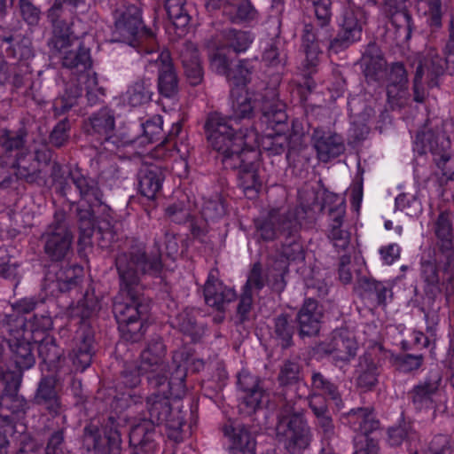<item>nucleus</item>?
<instances>
[{
  "label": "nucleus",
  "instance_id": "nucleus-62",
  "mask_svg": "<svg viewBox=\"0 0 454 454\" xmlns=\"http://www.w3.org/2000/svg\"><path fill=\"white\" fill-rule=\"evenodd\" d=\"M314 6L316 18L320 27H324L330 24L332 12L331 0H309Z\"/></svg>",
  "mask_w": 454,
  "mask_h": 454
},
{
  "label": "nucleus",
  "instance_id": "nucleus-13",
  "mask_svg": "<svg viewBox=\"0 0 454 454\" xmlns=\"http://www.w3.org/2000/svg\"><path fill=\"white\" fill-rule=\"evenodd\" d=\"M366 22V13L360 7L348 6L342 15L340 30L329 43V51L338 53L358 42L362 36L363 27Z\"/></svg>",
  "mask_w": 454,
  "mask_h": 454
},
{
  "label": "nucleus",
  "instance_id": "nucleus-7",
  "mask_svg": "<svg viewBox=\"0 0 454 454\" xmlns=\"http://www.w3.org/2000/svg\"><path fill=\"white\" fill-rule=\"evenodd\" d=\"M74 236L67 223L66 214L58 211L53 221L41 235L45 255L51 262H61L72 253Z\"/></svg>",
  "mask_w": 454,
  "mask_h": 454
},
{
  "label": "nucleus",
  "instance_id": "nucleus-14",
  "mask_svg": "<svg viewBox=\"0 0 454 454\" xmlns=\"http://www.w3.org/2000/svg\"><path fill=\"white\" fill-rule=\"evenodd\" d=\"M254 42V35L250 31L225 28L217 32L207 42L208 58L213 63L214 56H227L225 51H231L236 54L246 52Z\"/></svg>",
  "mask_w": 454,
  "mask_h": 454
},
{
  "label": "nucleus",
  "instance_id": "nucleus-54",
  "mask_svg": "<svg viewBox=\"0 0 454 454\" xmlns=\"http://www.w3.org/2000/svg\"><path fill=\"white\" fill-rule=\"evenodd\" d=\"M294 328L291 324L289 317L281 314L275 318L274 334L283 348H289L293 344Z\"/></svg>",
  "mask_w": 454,
  "mask_h": 454
},
{
  "label": "nucleus",
  "instance_id": "nucleus-39",
  "mask_svg": "<svg viewBox=\"0 0 454 454\" xmlns=\"http://www.w3.org/2000/svg\"><path fill=\"white\" fill-rule=\"evenodd\" d=\"M181 59L189 83L192 86L200 84L204 73L198 50L192 44H188L181 52Z\"/></svg>",
  "mask_w": 454,
  "mask_h": 454
},
{
  "label": "nucleus",
  "instance_id": "nucleus-19",
  "mask_svg": "<svg viewBox=\"0 0 454 454\" xmlns=\"http://www.w3.org/2000/svg\"><path fill=\"white\" fill-rule=\"evenodd\" d=\"M147 61L158 68L159 93L168 98L175 97L178 92L179 81L169 51H162L156 59L152 56Z\"/></svg>",
  "mask_w": 454,
  "mask_h": 454
},
{
  "label": "nucleus",
  "instance_id": "nucleus-45",
  "mask_svg": "<svg viewBox=\"0 0 454 454\" xmlns=\"http://www.w3.org/2000/svg\"><path fill=\"white\" fill-rule=\"evenodd\" d=\"M233 23L250 22L257 19L258 12L248 0H239L237 4L224 5V12Z\"/></svg>",
  "mask_w": 454,
  "mask_h": 454
},
{
  "label": "nucleus",
  "instance_id": "nucleus-3",
  "mask_svg": "<svg viewBox=\"0 0 454 454\" xmlns=\"http://www.w3.org/2000/svg\"><path fill=\"white\" fill-rule=\"evenodd\" d=\"M176 377L153 376L150 384L158 389L146 400L149 420L152 424H165L168 437L176 442L184 440L183 427L184 418L180 411L172 413L170 397L179 398L184 392L185 373L179 367L176 370Z\"/></svg>",
  "mask_w": 454,
  "mask_h": 454
},
{
  "label": "nucleus",
  "instance_id": "nucleus-16",
  "mask_svg": "<svg viewBox=\"0 0 454 454\" xmlns=\"http://www.w3.org/2000/svg\"><path fill=\"white\" fill-rule=\"evenodd\" d=\"M121 444V434L114 428L106 429L102 436L98 426L90 424L84 427L82 446L87 451H93L94 454H120Z\"/></svg>",
  "mask_w": 454,
  "mask_h": 454
},
{
  "label": "nucleus",
  "instance_id": "nucleus-20",
  "mask_svg": "<svg viewBox=\"0 0 454 454\" xmlns=\"http://www.w3.org/2000/svg\"><path fill=\"white\" fill-rule=\"evenodd\" d=\"M311 142L317 159L325 163L340 156L345 151L343 137L323 128H316L313 130Z\"/></svg>",
  "mask_w": 454,
  "mask_h": 454
},
{
  "label": "nucleus",
  "instance_id": "nucleus-21",
  "mask_svg": "<svg viewBox=\"0 0 454 454\" xmlns=\"http://www.w3.org/2000/svg\"><path fill=\"white\" fill-rule=\"evenodd\" d=\"M434 234L437 238L436 250L441 251L440 260L445 261L448 269L454 261L453 225L450 211L439 214L434 223Z\"/></svg>",
  "mask_w": 454,
  "mask_h": 454
},
{
  "label": "nucleus",
  "instance_id": "nucleus-12",
  "mask_svg": "<svg viewBox=\"0 0 454 454\" xmlns=\"http://www.w3.org/2000/svg\"><path fill=\"white\" fill-rule=\"evenodd\" d=\"M347 423L361 435L356 438L354 454H378V442L368 436L379 427V420L375 419L373 410L368 407L353 409L346 415Z\"/></svg>",
  "mask_w": 454,
  "mask_h": 454
},
{
  "label": "nucleus",
  "instance_id": "nucleus-26",
  "mask_svg": "<svg viewBox=\"0 0 454 454\" xmlns=\"http://www.w3.org/2000/svg\"><path fill=\"white\" fill-rule=\"evenodd\" d=\"M361 63L368 81L380 82L387 76V61L375 43H370L363 53Z\"/></svg>",
  "mask_w": 454,
  "mask_h": 454
},
{
  "label": "nucleus",
  "instance_id": "nucleus-28",
  "mask_svg": "<svg viewBox=\"0 0 454 454\" xmlns=\"http://www.w3.org/2000/svg\"><path fill=\"white\" fill-rule=\"evenodd\" d=\"M442 377L438 372H431L429 377L419 382L409 393L417 410L429 409L434 403V395L438 392Z\"/></svg>",
  "mask_w": 454,
  "mask_h": 454
},
{
  "label": "nucleus",
  "instance_id": "nucleus-6",
  "mask_svg": "<svg viewBox=\"0 0 454 454\" xmlns=\"http://www.w3.org/2000/svg\"><path fill=\"white\" fill-rule=\"evenodd\" d=\"M82 0H54L47 12V18L52 26L51 37L48 46L51 51L61 52L72 47L77 39L72 30V21H67V12L73 13Z\"/></svg>",
  "mask_w": 454,
  "mask_h": 454
},
{
  "label": "nucleus",
  "instance_id": "nucleus-27",
  "mask_svg": "<svg viewBox=\"0 0 454 454\" xmlns=\"http://www.w3.org/2000/svg\"><path fill=\"white\" fill-rule=\"evenodd\" d=\"M323 313L316 300L307 299L297 314V323L301 336H315L321 327Z\"/></svg>",
  "mask_w": 454,
  "mask_h": 454
},
{
  "label": "nucleus",
  "instance_id": "nucleus-34",
  "mask_svg": "<svg viewBox=\"0 0 454 454\" xmlns=\"http://www.w3.org/2000/svg\"><path fill=\"white\" fill-rule=\"evenodd\" d=\"M165 178L164 172L158 166L144 167L139 172V191L147 199L153 200L160 191Z\"/></svg>",
  "mask_w": 454,
  "mask_h": 454
},
{
  "label": "nucleus",
  "instance_id": "nucleus-57",
  "mask_svg": "<svg viewBox=\"0 0 454 454\" xmlns=\"http://www.w3.org/2000/svg\"><path fill=\"white\" fill-rule=\"evenodd\" d=\"M454 451V437L448 434H438L433 436L424 454H452ZM412 454H419L414 451Z\"/></svg>",
  "mask_w": 454,
  "mask_h": 454
},
{
  "label": "nucleus",
  "instance_id": "nucleus-42",
  "mask_svg": "<svg viewBox=\"0 0 454 454\" xmlns=\"http://www.w3.org/2000/svg\"><path fill=\"white\" fill-rule=\"evenodd\" d=\"M391 291L384 284L372 279H363L360 282V295L372 306L386 305L387 295Z\"/></svg>",
  "mask_w": 454,
  "mask_h": 454
},
{
  "label": "nucleus",
  "instance_id": "nucleus-35",
  "mask_svg": "<svg viewBox=\"0 0 454 454\" xmlns=\"http://www.w3.org/2000/svg\"><path fill=\"white\" fill-rule=\"evenodd\" d=\"M17 389L15 383L14 392L0 395V426H12L13 415L25 411L26 400L16 393Z\"/></svg>",
  "mask_w": 454,
  "mask_h": 454
},
{
  "label": "nucleus",
  "instance_id": "nucleus-22",
  "mask_svg": "<svg viewBox=\"0 0 454 454\" xmlns=\"http://www.w3.org/2000/svg\"><path fill=\"white\" fill-rule=\"evenodd\" d=\"M319 350L340 361H348L356 356L357 343L348 330H337L328 341L319 344Z\"/></svg>",
  "mask_w": 454,
  "mask_h": 454
},
{
  "label": "nucleus",
  "instance_id": "nucleus-11",
  "mask_svg": "<svg viewBox=\"0 0 454 454\" xmlns=\"http://www.w3.org/2000/svg\"><path fill=\"white\" fill-rule=\"evenodd\" d=\"M276 434L279 442L290 452L305 450L310 443L311 434L306 421L298 414L287 411L278 415Z\"/></svg>",
  "mask_w": 454,
  "mask_h": 454
},
{
  "label": "nucleus",
  "instance_id": "nucleus-58",
  "mask_svg": "<svg viewBox=\"0 0 454 454\" xmlns=\"http://www.w3.org/2000/svg\"><path fill=\"white\" fill-rule=\"evenodd\" d=\"M268 282V276L263 272L260 262H255L247 275V282L244 286V292L253 294L254 292L261 291Z\"/></svg>",
  "mask_w": 454,
  "mask_h": 454
},
{
  "label": "nucleus",
  "instance_id": "nucleus-29",
  "mask_svg": "<svg viewBox=\"0 0 454 454\" xmlns=\"http://www.w3.org/2000/svg\"><path fill=\"white\" fill-rule=\"evenodd\" d=\"M204 296L208 306L221 310L224 304L235 300L236 293L233 289L223 286L211 270L204 286Z\"/></svg>",
  "mask_w": 454,
  "mask_h": 454
},
{
  "label": "nucleus",
  "instance_id": "nucleus-33",
  "mask_svg": "<svg viewBox=\"0 0 454 454\" xmlns=\"http://www.w3.org/2000/svg\"><path fill=\"white\" fill-rule=\"evenodd\" d=\"M83 274V268L80 265H67L59 268L54 273L48 272L46 281L55 286L60 292H67L75 287Z\"/></svg>",
  "mask_w": 454,
  "mask_h": 454
},
{
  "label": "nucleus",
  "instance_id": "nucleus-15",
  "mask_svg": "<svg viewBox=\"0 0 454 454\" xmlns=\"http://www.w3.org/2000/svg\"><path fill=\"white\" fill-rule=\"evenodd\" d=\"M42 169L38 164L32 163V160L20 156L14 164L8 156L0 157V187L7 188L12 183V176L27 183H35L41 175Z\"/></svg>",
  "mask_w": 454,
  "mask_h": 454
},
{
  "label": "nucleus",
  "instance_id": "nucleus-2",
  "mask_svg": "<svg viewBox=\"0 0 454 454\" xmlns=\"http://www.w3.org/2000/svg\"><path fill=\"white\" fill-rule=\"evenodd\" d=\"M115 266L120 279V292L125 295V300L114 302V313L121 325L129 326L149 312V301L143 295L142 278L145 276H160L163 269L161 254H148L145 245L137 242L127 251L118 254Z\"/></svg>",
  "mask_w": 454,
  "mask_h": 454
},
{
  "label": "nucleus",
  "instance_id": "nucleus-52",
  "mask_svg": "<svg viewBox=\"0 0 454 454\" xmlns=\"http://www.w3.org/2000/svg\"><path fill=\"white\" fill-rule=\"evenodd\" d=\"M185 3V0H165L164 7L168 17L178 28L185 27L191 20Z\"/></svg>",
  "mask_w": 454,
  "mask_h": 454
},
{
  "label": "nucleus",
  "instance_id": "nucleus-53",
  "mask_svg": "<svg viewBox=\"0 0 454 454\" xmlns=\"http://www.w3.org/2000/svg\"><path fill=\"white\" fill-rule=\"evenodd\" d=\"M310 387L313 393L328 396L333 401L340 399L338 387L319 372H312Z\"/></svg>",
  "mask_w": 454,
  "mask_h": 454
},
{
  "label": "nucleus",
  "instance_id": "nucleus-36",
  "mask_svg": "<svg viewBox=\"0 0 454 454\" xmlns=\"http://www.w3.org/2000/svg\"><path fill=\"white\" fill-rule=\"evenodd\" d=\"M406 2L407 0H384V8L397 31L403 30L406 37H409L412 27L411 16L407 10Z\"/></svg>",
  "mask_w": 454,
  "mask_h": 454
},
{
  "label": "nucleus",
  "instance_id": "nucleus-40",
  "mask_svg": "<svg viewBox=\"0 0 454 454\" xmlns=\"http://www.w3.org/2000/svg\"><path fill=\"white\" fill-rule=\"evenodd\" d=\"M67 47L61 52L51 51L54 55L62 56V66L67 68H75L80 72L85 71L91 67L90 50L80 44L75 51H69Z\"/></svg>",
  "mask_w": 454,
  "mask_h": 454
},
{
  "label": "nucleus",
  "instance_id": "nucleus-43",
  "mask_svg": "<svg viewBox=\"0 0 454 454\" xmlns=\"http://www.w3.org/2000/svg\"><path fill=\"white\" fill-rule=\"evenodd\" d=\"M163 120L160 115H154L143 124V135L129 141V145L137 150L138 153L140 149L145 145L153 143L158 139L162 132Z\"/></svg>",
  "mask_w": 454,
  "mask_h": 454
},
{
  "label": "nucleus",
  "instance_id": "nucleus-44",
  "mask_svg": "<svg viewBox=\"0 0 454 454\" xmlns=\"http://www.w3.org/2000/svg\"><path fill=\"white\" fill-rule=\"evenodd\" d=\"M153 83L148 78L136 81L127 90L126 100L133 107L149 103L153 96Z\"/></svg>",
  "mask_w": 454,
  "mask_h": 454
},
{
  "label": "nucleus",
  "instance_id": "nucleus-63",
  "mask_svg": "<svg viewBox=\"0 0 454 454\" xmlns=\"http://www.w3.org/2000/svg\"><path fill=\"white\" fill-rule=\"evenodd\" d=\"M297 234L293 237H285L286 241L282 247V254L287 260L294 261L302 258V246L297 240Z\"/></svg>",
  "mask_w": 454,
  "mask_h": 454
},
{
  "label": "nucleus",
  "instance_id": "nucleus-17",
  "mask_svg": "<svg viewBox=\"0 0 454 454\" xmlns=\"http://www.w3.org/2000/svg\"><path fill=\"white\" fill-rule=\"evenodd\" d=\"M167 348L162 339L156 337L146 344L140 354L139 370L147 372L148 380L153 376L168 377V365L166 361Z\"/></svg>",
  "mask_w": 454,
  "mask_h": 454
},
{
  "label": "nucleus",
  "instance_id": "nucleus-37",
  "mask_svg": "<svg viewBox=\"0 0 454 454\" xmlns=\"http://www.w3.org/2000/svg\"><path fill=\"white\" fill-rule=\"evenodd\" d=\"M155 436L156 434L153 428H148L145 424H139L130 430L129 442L137 452L155 454L158 450Z\"/></svg>",
  "mask_w": 454,
  "mask_h": 454
},
{
  "label": "nucleus",
  "instance_id": "nucleus-25",
  "mask_svg": "<svg viewBox=\"0 0 454 454\" xmlns=\"http://www.w3.org/2000/svg\"><path fill=\"white\" fill-rule=\"evenodd\" d=\"M389 84L387 95L392 105L403 106L408 98V74L404 66L396 62L392 64L388 74Z\"/></svg>",
  "mask_w": 454,
  "mask_h": 454
},
{
  "label": "nucleus",
  "instance_id": "nucleus-9",
  "mask_svg": "<svg viewBox=\"0 0 454 454\" xmlns=\"http://www.w3.org/2000/svg\"><path fill=\"white\" fill-rule=\"evenodd\" d=\"M440 254L441 251L435 250L433 257L421 260L420 276L427 293L435 296L445 292L449 296L454 292V261L447 269L445 261L440 260Z\"/></svg>",
  "mask_w": 454,
  "mask_h": 454
},
{
  "label": "nucleus",
  "instance_id": "nucleus-8",
  "mask_svg": "<svg viewBox=\"0 0 454 454\" xmlns=\"http://www.w3.org/2000/svg\"><path fill=\"white\" fill-rule=\"evenodd\" d=\"M256 234L263 241H273L280 236L298 234L301 223L293 210L271 208L265 216L254 221Z\"/></svg>",
  "mask_w": 454,
  "mask_h": 454
},
{
  "label": "nucleus",
  "instance_id": "nucleus-59",
  "mask_svg": "<svg viewBox=\"0 0 454 454\" xmlns=\"http://www.w3.org/2000/svg\"><path fill=\"white\" fill-rule=\"evenodd\" d=\"M92 341L90 339H84L80 347L74 349L73 361L81 370L90 366L92 359Z\"/></svg>",
  "mask_w": 454,
  "mask_h": 454
},
{
  "label": "nucleus",
  "instance_id": "nucleus-18",
  "mask_svg": "<svg viewBox=\"0 0 454 454\" xmlns=\"http://www.w3.org/2000/svg\"><path fill=\"white\" fill-rule=\"evenodd\" d=\"M231 60L228 56H214L211 67L219 74L224 75L233 86L232 88H246V84L250 81V75L254 70L252 62L249 59H239L238 63L231 67Z\"/></svg>",
  "mask_w": 454,
  "mask_h": 454
},
{
  "label": "nucleus",
  "instance_id": "nucleus-49",
  "mask_svg": "<svg viewBox=\"0 0 454 454\" xmlns=\"http://www.w3.org/2000/svg\"><path fill=\"white\" fill-rule=\"evenodd\" d=\"M143 374H148L147 372H142L139 370V364H127L125 369L121 373L119 381L117 383V388L122 395H128L130 398L133 395L129 393V390H133L137 387L141 383V376Z\"/></svg>",
  "mask_w": 454,
  "mask_h": 454
},
{
  "label": "nucleus",
  "instance_id": "nucleus-5",
  "mask_svg": "<svg viewBox=\"0 0 454 454\" xmlns=\"http://www.w3.org/2000/svg\"><path fill=\"white\" fill-rule=\"evenodd\" d=\"M416 145L420 148V153L429 152L432 154L433 162L439 171L438 178L442 185L454 181V155L450 153L451 142L443 131H434L425 127L416 137Z\"/></svg>",
  "mask_w": 454,
  "mask_h": 454
},
{
  "label": "nucleus",
  "instance_id": "nucleus-41",
  "mask_svg": "<svg viewBox=\"0 0 454 454\" xmlns=\"http://www.w3.org/2000/svg\"><path fill=\"white\" fill-rule=\"evenodd\" d=\"M232 111L235 118L250 119L255 109V100L246 88H231Z\"/></svg>",
  "mask_w": 454,
  "mask_h": 454
},
{
  "label": "nucleus",
  "instance_id": "nucleus-24",
  "mask_svg": "<svg viewBox=\"0 0 454 454\" xmlns=\"http://www.w3.org/2000/svg\"><path fill=\"white\" fill-rule=\"evenodd\" d=\"M260 379L243 370L239 373L238 384L240 390L244 393L242 405L246 408V412L251 414L260 408L263 398L266 395L265 391L261 387Z\"/></svg>",
  "mask_w": 454,
  "mask_h": 454
},
{
  "label": "nucleus",
  "instance_id": "nucleus-55",
  "mask_svg": "<svg viewBox=\"0 0 454 454\" xmlns=\"http://www.w3.org/2000/svg\"><path fill=\"white\" fill-rule=\"evenodd\" d=\"M359 368L357 385L364 390H369L378 382L379 368L366 357L361 360Z\"/></svg>",
  "mask_w": 454,
  "mask_h": 454
},
{
  "label": "nucleus",
  "instance_id": "nucleus-61",
  "mask_svg": "<svg viewBox=\"0 0 454 454\" xmlns=\"http://www.w3.org/2000/svg\"><path fill=\"white\" fill-rule=\"evenodd\" d=\"M19 8L23 20L29 26H37L41 19V10L30 0H20Z\"/></svg>",
  "mask_w": 454,
  "mask_h": 454
},
{
  "label": "nucleus",
  "instance_id": "nucleus-51",
  "mask_svg": "<svg viewBox=\"0 0 454 454\" xmlns=\"http://www.w3.org/2000/svg\"><path fill=\"white\" fill-rule=\"evenodd\" d=\"M289 144L288 137L280 132L267 133L258 139V146L255 151L261 148L263 151L270 153V154H281L285 152L286 148Z\"/></svg>",
  "mask_w": 454,
  "mask_h": 454
},
{
  "label": "nucleus",
  "instance_id": "nucleus-23",
  "mask_svg": "<svg viewBox=\"0 0 454 454\" xmlns=\"http://www.w3.org/2000/svg\"><path fill=\"white\" fill-rule=\"evenodd\" d=\"M346 207L339 203L328 210L327 238L339 251H346L351 240V234L342 228Z\"/></svg>",
  "mask_w": 454,
  "mask_h": 454
},
{
  "label": "nucleus",
  "instance_id": "nucleus-60",
  "mask_svg": "<svg viewBox=\"0 0 454 454\" xmlns=\"http://www.w3.org/2000/svg\"><path fill=\"white\" fill-rule=\"evenodd\" d=\"M301 367L297 362L287 360L280 367L278 380L280 385L286 386L296 382L299 379Z\"/></svg>",
  "mask_w": 454,
  "mask_h": 454
},
{
  "label": "nucleus",
  "instance_id": "nucleus-10",
  "mask_svg": "<svg viewBox=\"0 0 454 454\" xmlns=\"http://www.w3.org/2000/svg\"><path fill=\"white\" fill-rule=\"evenodd\" d=\"M115 33L121 40L134 45L137 37H145V42L139 46V52L153 55L158 44L152 32L145 30L142 24L139 10L136 6H129L115 22Z\"/></svg>",
  "mask_w": 454,
  "mask_h": 454
},
{
  "label": "nucleus",
  "instance_id": "nucleus-32",
  "mask_svg": "<svg viewBox=\"0 0 454 454\" xmlns=\"http://www.w3.org/2000/svg\"><path fill=\"white\" fill-rule=\"evenodd\" d=\"M36 403L45 407L53 416L60 415L63 407L56 390V380L53 377H45L41 380L36 395Z\"/></svg>",
  "mask_w": 454,
  "mask_h": 454
},
{
  "label": "nucleus",
  "instance_id": "nucleus-46",
  "mask_svg": "<svg viewBox=\"0 0 454 454\" xmlns=\"http://www.w3.org/2000/svg\"><path fill=\"white\" fill-rule=\"evenodd\" d=\"M287 115L284 105L278 100H264L262 106L261 121L269 129H274L277 126L285 124Z\"/></svg>",
  "mask_w": 454,
  "mask_h": 454
},
{
  "label": "nucleus",
  "instance_id": "nucleus-47",
  "mask_svg": "<svg viewBox=\"0 0 454 454\" xmlns=\"http://www.w3.org/2000/svg\"><path fill=\"white\" fill-rule=\"evenodd\" d=\"M173 325L184 334L190 336L192 341L200 340L205 333L204 326L199 325L194 316L187 310L176 317Z\"/></svg>",
  "mask_w": 454,
  "mask_h": 454
},
{
  "label": "nucleus",
  "instance_id": "nucleus-48",
  "mask_svg": "<svg viewBox=\"0 0 454 454\" xmlns=\"http://www.w3.org/2000/svg\"><path fill=\"white\" fill-rule=\"evenodd\" d=\"M231 454H254L255 441L245 428H233L230 436Z\"/></svg>",
  "mask_w": 454,
  "mask_h": 454
},
{
  "label": "nucleus",
  "instance_id": "nucleus-64",
  "mask_svg": "<svg viewBox=\"0 0 454 454\" xmlns=\"http://www.w3.org/2000/svg\"><path fill=\"white\" fill-rule=\"evenodd\" d=\"M69 123L67 121H59L50 136V142L56 147L63 146L68 140Z\"/></svg>",
  "mask_w": 454,
  "mask_h": 454
},
{
  "label": "nucleus",
  "instance_id": "nucleus-50",
  "mask_svg": "<svg viewBox=\"0 0 454 454\" xmlns=\"http://www.w3.org/2000/svg\"><path fill=\"white\" fill-rule=\"evenodd\" d=\"M387 441L391 446H400L403 442L410 444L419 441V434L410 423H403L387 430Z\"/></svg>",
  "mask_w": 454,
  "mask_h": 454
},
{
  "label": "nucleus",
  "instance_id": "nucleus-30",
  "mask_svg": "<svg viewBox=\"0 0 454 454\" xmlns=\"http://www.w3.org/2000/svg\"><path fill=\"white\" fill-rule=\"evenodd\" d=\"M181 131V123H174L165 139L150 152V156L156 160H165L173 158L177 153L183 155L184 153L182 146H184L186 152L187 146L179 141L178 136Z\"/></svg>",
  "mask_w": 454,
  "mask_h": 454
},
{
  "label": "nucleus",
  "instance_id": "nucleus-31",
  "mask_svg": "<svg viewBox=\"0 0 454 454\" xmlns=\"http://www.w3.org/2000/svg\"><path fill=\"white\" fill-rule=\"evenodd\" d=\"M115 129V118L114 111L104 107L92 114L85 123L86 132L96 135L99 139L108 140Z\"/></svg>",
  "mask_w": 454,
  "mask_h": 454
},
{
  "label": "nucleus",
  "instance_id": "nucleus-38",
  "mask_svg": "<svg viewBox=\"0 0 454 454\" xmlns=\"http://www.w3.org/2000/svg\"><path fill=\"white\" fill-rule=\"evenodd\" d=\"M70 176L81 197L86 200L90 207L100 206L102 204L103 193L98 184L94 179L86 177L78 171L71 172Z\"/></svg>",
  "mask_w": 454,
  "mask_h": 454
},
{
  "label": "nucleus",
  "instance_id": "nucleus-56",
  "mask_svg": "<svg viewBox=\"0 0 454 454\" xmlns=\"http://www.w3.org/2000/svg\"><path fill=\"white\" fill-rule=\"evenodd\" d=\"M417 9L419 13L427 17V22L432 27L442 24V4L440 0H418Z\"/></svg>",
  "mask_w": 454,
  "mask_h": 454
},
{
  "label": "nucleus",
  "instance_id": "nucleus-4",
  "mask_svg": "<svg viewBox=\"0 0 454 454\" xmlns=\"http://www.w3.org/2000/svg\"><path fill=\"white\" fill-rule=\"evenodd\" d=\"M445 58H442L437 50L429 48L419 58V64L413 78V99L423 103L427 93L424 82L429 88L437 86V79L447 70L454 75V31L450 32V38L444 49Z\"/></svg>",
  "mask_w": 454,
  "mask_h": 454
},
{
  "label": "nucleus",
  "instance_id": "nucleus-1",
  "mask_svg": "<svg viewBox=\"0 0 454 454\" xmlns=\"http://www.w3.org/2000/svg\"><path fill=\"white\" fill-rule=\"evenodd\" d=\"M234 117L213 112L207 116L204 129L210 147L225 168L239 169V186L248 198H254L261 188L258 176V133L234 127Z\"/></svg>",
  "mask_w": 454,
  "mask_h": 454
}]
</instances>
